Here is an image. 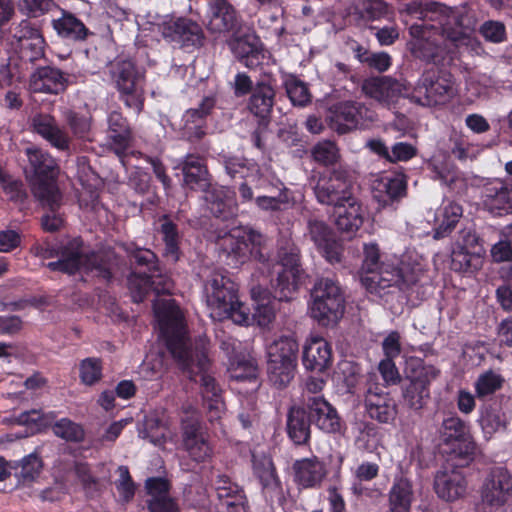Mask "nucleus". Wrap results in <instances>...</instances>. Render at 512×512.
I'll use <instances>...</instances> for the list:
<instances>
[{
    "instance_id": "5",
    "label": "nucleus",
    "mask_w": 512,
    "mask_h": 512,
    "mask_svg": "<svg viewBox=\"0 0 512 512\" xmlns=\"http://www.w3.org/2000/svg\"><path fill=\"white\" fill-rule=\"evenodd\" d=\"M237 285L221 272L210 274L205 284L206 303L214 320L231 319L236 324L247 323L249 313L238 300Z\"/></svg>"
},
{
    "instance_id": "43",
    "label": "nucleus",
    "mask_w": 512,
    "mask_h": 512,
    "mask_svg": "<svg viewBox=\"0 0 512 512\" xmlns=\"http://www.w3.org/2000/svg\"><path fill=\"white\" fill-rule=\"evenodd\" d=\"M52 24L60 36L70 40H84L88 33L82 21L72 14L64 13L62 17L53 20Z\"/></svg>"
},
{
    "instance_id": "41",
    "label": "nucleus",
    "mask_w": 512,
    "mask_h": 512,
    "mask_svg": "<svg viewBox=\"0 0 512 512\" xmlns=\"http://www.w3.org/2000/svg\"><path fill=\"white\" fill-rule=\"evenodd\" d=\"M109 138L115 145L117 154L123 153L129 146L131 132L127 120L118 111H112L108 116Z\"/></svg>"
},
{
    "instance_id": "52",
    "label": "nucleus",
    "mask_w": 512,
    "mask_h": 512,
    "mask_svg": "<svg viewBox=\"0 0 512 512\" xmlns=\"http://www.w3.org/2000/svg\"><path fill=\"white\" fill-rule=\"evenodd\" d=\"M79 376L85 385H94L102 378V361L95 357L83 359L79 364Z\"/></svg>"
},
{
    "instance_id": "46",
    "label": "nucleus",
    "mask_w": 512,
    "mask_h": 512,
    "mask_svg": "<svg viewBox=\"0 0 512 512\" xmlns=\"http://www.w3.org/2000/svg\"><path fill=\"white\" fill-rule=\"evenodd\" d=\"M42 466L41 458L37 454L31 453L11 468L15 470V476L19 481L25 484L34 481L40 475Z\"/></svg>"
},
{
    "instance_id": "14",
    "label": "nucleus",
    "mask_w": 512,
    "mask_h": 512,
    "mask_svg": "<svg viewBox=\"0 0 512 512\" xmlns=\"http://www.w3.org/2000/svg\"><path fill=\"white\" fill-rule=\"evenodd\" d=\"M329 127L338 134H346L354 129L365 126L375 120V113L364 103L358 101H342L329 110L327 116Z\"/></svg>"
},
{
    "instance_id": "23",
    "label": "nucleus",
    "mask_w": 512,
    "mask_h": 512,
    "mask_svg": "<svg viewBox=\"0 0 512 512\" xmlns=\"http://www.w3.org/2000/svg\"><path fill=\"white\" fill-rule=\"evenodd\" d=\"M307 236L330 263L341 260V247L334 238L330 227L323 221L310 219L307 224Z\"/></svg>"
},
{
    "instance_id": "47",
    "label": "nucleus",
    "mask_w": 512,
    "mask_h": 512,
    "mask_svg": "<svg viewBox=\"0 0 512 512\" xmlns=\"http://www.w3.org/2000/svg\"><path fill=\"white\" fill-rule=\"evenodd\" d=\"M185 413L186 416L181 420L183 445L205 437L198 413L192 408H189Z\"/></svg>"
},
{
    "instance_id": "2",
    "label": "nucleus",
    "mask_w": 512,
    "mask_h": 512,
    "mask_svg": "<svg viewBox=\"0 0 512 512\" xmlns=\"http://www.w3.org/2000/svg\"><path fill=\"white\" fill-rule=\"evenodd\" d=\"M153 310L161 336L173 358L189 373L190 379L200 383L204 406L210 421L221 417L223 401L221 389L215 378L208 373L209 359L203 351L193 350L183 315L172 299L156 300Z\"/></svg>"
},
{
    "instance_id": "26",
    "label": "nucleus",
    "mask_w": 512,
    "mask_h": 512,
    "mask_svg": "<svg viewBox=\"0 0 512 512\" xmlns=\"http://www.w3.org/2000/svg\"><path fill=\"white\" fill-rule=\"evenodd\" d=\"M511 420L512 406L506 402L504 404L493 403L482 407L478 422L484 436L491 438L496 433L505 432Z\"/></svg>"
},
{
    "instance_id": "54",
    "label": "nucleus",
    "mask_w": 512,
    "mask_h": 512,
    "mask_svg": "<svg viewBox=\"0 0 512 512\" xmlns=\"http://www.w3.org/2000/svg\"><path fill=\"white\" fill-rule=\"evenodd\" d=\"M66 121L76 138L91 140V117L69 111Z\"/></svg>"
},
{
    "instance_id": "55",
    "label": "nucleus",
    "mask_w": 512,
    "mask_h": 512,
    "mask_svg": "<svg viewBox=\"0 0 512 512\" xmlns=\"http://www.w3.org/2000/svg\"><path fill=\"white\" fill-rule=\"evenodd\" d=\"M44 45V38L40 34L20 44L17 48L23 60L34 62L44 56Z\"/></svg>"
},
{
    "instance_id": "35",
    "label": "nucleus",
    "mask_w": 512,
    "mask_h": 512,
    "mask_svg": "<svg viewBox=\"0 0 512 512\" xmlns=\"http://www.w3.org/2000/svg\"><path fill=\"white\" fill-rule=\"evenodd\" d=\"M463 215L462 206L454 201H444L435 214L434 239L448 236Z\"/></svg>"
},
{
    "instance_id": "34",
    "label": "nucleus",
    "mask_w": 512,
    "mask_h": 512,
    "mask_svg": "<svg viewBox=\"0 0 512 512\" xmlns=\"http://www.w3.org/2000/svg\"><path fill=\"white\" fill-rule=\"evenodd\" d=\"M205 204L216 218L227 220L237 212V205L230 192L224 188H212L205 192Z\"/></svg>"
},
{
    "instance_id": "63",
    "label": "nucleus",
    "mask_w": 512,
    "mask_h": 512,
    "mask_svg": "<svg viewBox=\"0 0 512 512\" xmlns=\"http://www.w3.org/2000/svg\"><path fill=\"white\" fill-rule=\"evenodd\" d=\"M363 275H370L381 266L380 250L376 243L364 244Z\"/></svg>"
},
{
    "instance_id": "7",
    "label": "nucleus",
    "mask_w": 512,
    "mask_h": 512,
    "mask_svg": "<svg viewBox=\"0 0 512 512\" xmlns=\"http://www.w3.org/2000/svg\"><path fill=\"white\" fill-rule=\"evenodd\" d=\"M422 265H411L402 260L399 264L381 262V266L370 275H362L363 285L371 293L382 294L386 288L397 287L405 291L415 285L423 275Z\"/></svg>"
},
{
    "instance_id": "32",
    "label": "nucleus",
    "mask_w": 512,
    "mask_h": 512,
    "mask_svg": "<svg viewBox=\"0 0 512 512\" xmlns=\"http://www.w3.org/2000/svg\"><path fill=\"white\" fill-rule=\"evenodd\" d=\"M293 469L295 481L303 488L320 486L327 474L324 463L315 456L297 460L293 465Z\"/></svg>"
},
{
    "instance_id": "58",
    "label": "nucleus",
    "mask_w": 512,
    "mask_h": 512,
    "mask_svg": "<svg viewBox=\"0 0 512 512\" xmlns=\"http://www.w3.org/2000/svg\"><path fill=\"white\" fill-rule=\"evenodd\" d=\"M504 236V239L498 241L491 248V257L497 263L512 260V224L506 228Z\"/></svg>"
},
{
    "instance_id": "21",
    "label": "nucleus",
    "mask_w": 512,
    "mask_h": 512,
    "mask_svg": "<svg viewBox=\"0 0 512 512\" xmlns=\"http://www.w3.org/2000/svg\"><path fill=\"white\" fill-rule=\"evenodd\" d=\"M362 90L365 95L387 107L394 104L398 97L408 93V89L404 84L388 76L373 77L365 80Z\"/></svg>"
},
{
    "instance_id": "11",
    "label": "nucleus",
    "mask_w": 512,
    "mask_h": 512,
    "mask_svg": "<svg viewBox=\"0 0 512 512\" xmlns=\"http://www.w3.org/2000/svg\"><path fill=\"white\" fill-rule=\"evenodd\" d=\"M453 95L452 75L438 68H429L422 73L409 97L421 106L431 107L447 103Z\"/></svg>"
},
{
    "instance_id": "37",
    "label": "nucleus",
    "mask_w": 512,
    "mask_h": 512,
    "mask_svg": "<svg viewBox=\"0 0 512 512\" xmlns=\"http://www.w3.org/2000/svg\"><path fill=\"white\" fill-rule=\"evenodd\" d=\"M299 345L293 336L282 335L267 345V360L297 365Z\"/></svg>"
},
{
    "instance_id": "15",
    "label": "nucleus",
    "mask_w": 512,
    "mask_h": 512,
    "mask_svg": "<svg viewBox=\"0 0 512 512\" xmlns=\"http://www.w3.org/2000/svg\"><path fill=\"white\" fill-rule=\"evenodd\" d=\"M313 192L320 204L336 208L353 195L352 182L346 171L335 169L319 175L313 184Z\"/></svg>"
},
{
    "instance_id": "12",
    "label": "nucleus",
    "mask_w": 512,
    "mask_h": 512,
    "mask_svg": "<svg viewBox=\"0 0 512 512\" xmlns=\"http://www.w3.org/2000/svg\"><path fill=\"white\" fill-rule=\"evenodd\" d=\"M439 374V369L424 364L420 359H411L407 362L402 396L409 408L421 410L427 404L430 399V384Z\"/></svg>"
},
{
    "instance_id": "1",
    "label": "nucleus",
    "mask_w": 512,
    "mask_h": 512,
    "mask_svg": "<svg viewBox=\"0 0 512 512\" xmlns=\"http://www.w3.org/2000/svg\"><path fill=\"white\" fill-rule=\"evenodd\" d=\"M409 12L421 23L409 28L411 54L422 61L440 64L453 47L474 30L476 21L466 5L450 8L438 2L414 3Z\"/></svg>"
},
{
    "instance_id": "39",
    "label": "nucleus",
    "mask_w": 512,
    "mask_h": 512,
    "mask_svg": "<svg viewBox=\"0 0 512 512\" xmlns=\"http://www.w3.org/2000/svg\"><path fill=\"white\" fill-rule=\"evenodd\" d=\"M184 183L191 189H205L209 184L208 170L198 156L188 155L182 163Z\"/></svg>"
},
{
    "instance_id": "50",
    "label": "nucleus",
    "mask_w": 512,
    "mask_h": 512,
    "mask_svg": "<svg viewBox=\"0 0 512 512\" xmlns=\"http://www.w3.org/2000/svg\"><path fill=\"white\" fill-rule=\"evenodd\" d=\"M52 430L57 437L70 442H81L85 437L82 426L67 418L57 421Z\"/></svg>"
},
{
    "instance_id": "59",
    "label": "nucleus",
    "mask_w": 512,
    "mask_h": 512,
    "mask_svg": "<svg viewBox=\"0 0 512 512\" xmlns=\"http://www.w3.org/2000/svg\"><path fill=\"white\" fill-rule=\"evenodd\" d=\"M190 458L197 463H204L212 458L213 450L205 437L184 445Z\"/></svg>"
},
{
    "instance_id": "31",
    "label": "nucleus",
    "mask_w": 512,
    "mask_h": 512,
    "mask_svg": "<svg viewBox=\"0 0 512 512\" xmlns=\"http://www.w3.org/2000/svg\"><path fill=\"white\" fill-rule=\"evenodd\" d=\"M302 362L307 370L324 371L332 362L330 344L321 337L311 338L304 347Z\"/></svg>"
},
{
    "instance_id": "36",
    "label": "nucleus",
    "mask_w": 512,
    "mask_h": 512,
    "mask_svg": "<svg viewBox=\"0 0 512 512\" xmlns=\"http://www.w3.org/2000/svg\"><path fill=\"white\" fill-rule=\"evenodd\" d=\"M256 188L265 192L255 198L256 205L259 209L264 211H281L287 208L289 199L285 188H279L274 184L268 183V181L263 178L259 179Z\"/></svg>"
},
{
    "instance_id": "18",
    "label": "nucleus",
    "mask_w": 512,
    "mask_h": 512,
    "mask_svg": "<svg viewBox=\"0 0 512 512\" xmlns=\"http://www.w3.org/2000/svg\"><path fill=\"white\" fill-rule=\"evenodd\" d=\"M309 419L319 430L327 434L341 433L343 422L335 407L323 396H304Z\"/></svg>"
},
{
    "instance_id": "44",
    "label": "nucleus",
    "mask_w": 512,
    "mask_h": 512,
    "mask_svg": "<svg viewBox=\"0 0 512 512\" xmlns=\"http://www.w3.org/2000/svg\"><path fill=\"white\" fill-rule=\"evenodd\" d=\"M295 364L267 360L269 382L277 389L286 388L295 376Z\"/></svg>"
},
{
    "instance_id": "56",
    "label": "nucleus",
    "mask_w": 512,
    "mask_h": 512,
    "mask_svg": "<svg viewBox=\"0 0 512 512\" xmlns=\"http://www.w3.org/2000/svg\"><path fill=\"white\" fill-rule=\"evenodd\" d=\"M361 18L374 21L384 17L387 12V4L383 0H360L357 7Z\"/></svg>"
},
{
    "instance_id": "8",
    "label": "nucleus",
    "mask_w": 512,
    "mask_h": 512,
    "mask_svg": "<svg viewBox=\"0 0 512 512\" xmlns=\"http://www.w3.org/2000/svg\"><path fill=\"white\" fill-rule=\"evenodd\" d=\"M311 316L322 326H333L343 317L345 298L338 282L329 277L319 278L311 291Z\"/></svg>"
},
{
    "instance_id": "17",
    "label": "nucleus",
    "mask_w": 512,
    "mask_h": 512,
    "mask_svg": "<svg viewBox=\"0 0 512 512\" xmlns=\"http://www.w3.org/2000/svg\"><path fill=\"white\" fill-rule=\"evenodd\" d=\"M511 495L512 475L503 467L493 468L481 489L482 502L490 507L498 508L505 505Z\"/></svg>"
},
{
    "instance_id": "60",
    "label": "nucleus",
    "mask_w": 512,
    "mask_h": 512,
    "mask_svg": "<svg viewBox=\"0 0 512 512\" xmlns=\"http://www.w3.org/2000/svg\"><path fill=\"white\" fill-rule=\"evenodd\" d=\"M286 91L294 105L305 106L310 102V93L307 86L298 79L288 80Z\"/></svg>"
},
{
    "instance_id": "4",
    "label": "nucleus",
    "mask_w": 512,
    "mask_h": 512,
    "mask_svg": "<svg viewBox=\"0 0 512 512\" xmlns=\"http://www.w3.org/2000/svg\"><path fill=\"white\" fill-rule=\"evenodd\" d=\"M26 155L30 169L26 171L33 196L43 207L59 209L62 194L57 186V164L54 158L40 148H27Z\"/></svg>"
},
{
    "instance_id": "57",
    "label": "nucleus",
    "mask_w": 512,
    "mask_h": 512,
    "mask_svg": "<svg viewBox=\"0 0 512 512\" xmlns=\"http://www.w3.org/2000/svg\"><path fill=\"white\" fill-rule=\"evenodd\" d=\"M119 478L116 480V489L124 502H129L135 495V484L127 466L121 465L117 468Z\"/></svg>"
},
{
    "instance_id": "42",
    "label": "nucleus",
    "mask_w": 512,
    "mask_h": 512,
    "mask_svg": "<svg viewBox=\"0 0 512 512\" xmlns=\"http://www.w3.org/2000/svg\"><path fill=\"white\" fill-rule=\"evenodd\" d=\"M376 190L384 194L382 201L398 200L406 195L407 180L406 176L401 172L382 177L376 185Z\"/></svg>"
},
{
    "instance_id": "28",
    "label": "nucleus",
    "mask_w": 512,
    "mask_h": 512,
    "mask_svg": "<svg viewBox=\"0 0 512 512\" xmlns=\"http://www.w3.org/2000/svg\"><path fill=\"white\" fill-rule=\"evenodd\" d=\"M335 216V224L340 231L355 233L364 222L365 209L360 201L351 195L335 208Z\"/></svg>"
},
{
    "instance_id": "64",
    "label": "nucleus",
    "mask_w": 512,
    "mask_h": 512,
    "mask_svg": "<svg viewBox=\"0 0 512 512\" xmlns=\"http://www.w3.org/2000/svg\"><path fill=\"white\" fill-rule=\"evenodd\" d=\"M40 34V30L28 20H22L11 28V35L16 47Z\"/></svg>"
},
{
    "instance_id": "49",
    "label": "nucleus",
    "mask_w": 512,
    "mask_h": 512,
    "mask_svg": "<svg viewBox=\"0 0 512 512\" xmlns=\"http://www.w3.org/2000/svg\"><path fill=\"white\" fill-rule=\"evenodd\" d=\"M459 249H467L472 253H477L480 256L484 253L481 240L472 226L463 227L460 229L455 238L453 244Z\"/></svg>"
},
{
    "instance_id": "20",
    "label": "nucleus",
    "mask_w": 512,
    "mask_h": 512,
    "mask_svg": "<svg viewBox=\"0 0 512 512\" xmlns=\"http://www.w3.org/2000/svg\"><path fill=\"white\" fill-rule=\"evenodd\" d=\"M206 27L211 33H223L238 26V13L228 0H208Z\"/></svg>"
},
{
    "instance_id": "30",
    "label": "nucleus",
    "mask_w": 512,
    "mask_h": 512,
    "mask_svg": "<svg viewBox=\"0 0 512 512\" xmlns=\"http://www.w3.org/2000/svg\"><path fill=\"white\" fill-rule=\"evenodd\" d=\"M312 421L309 419L308 409L303 399L302 406L289 408L286 420V430L289 438L296 445L306 444L311 436Z\"/></svg>"
},
{
    "instance_id": "13",
    "label": "nucleus",
    "mask_w": 512,
    "mask_h": 512,
    "mask_svg": "<svg viewBox=\"0 0 512 512\" xmlns=\"http://www.w3.org/2000/svg\"><path fill=\"white\" fill-rule=\"evenodd\" d=\"M278 258L282 270L273 284L274 298L279 301H288L292 299L305 277L300 262V250L293 242L286 240L279 247Z\"/></svg>"
},
{
    "instance_id": "27",
    "label": "nucleus",
    "mask_w": 512,
    "mask_h": 512,
    "mask_svg": "<svg viewBox=\"0 0 512 512\" xmlns=\"http://www.w3.org/2000/svg\"><path fill=\"white\" fill-rule=\"evenodd\" d=\"M215 106L211 97L202 100L198 108L189 109L184 114L183 136L190 142L201 140L205 134V119Z\"/></svg>"
},
{
    "instance_id": "19",
    "label": "nucleus",
    "mask_w": 512,
    "mask_h": 512,
    "mask_svg": "<svg viewBox=\"0 0 512 512\" xmlns=\"http://www.w3.org/2000/svg\"><path fill=\"white\" fill-rule=\"evenodd\" d=\"M30 123L33 132L40 135L53 148L62 152L70 151L71 138L52 115L37 113L31 117Z\"/></svg>"
},
{
    "instance_id": "10",
    "label": "nucleus",
    "mask_w": 512,
    "mask_h": 512,
    "mask_svg": "<svg viewBox=\"0 0 512 512\" xmlns=\"http://www.w3.org/2000/svg\"><path fill=\"white\" fill-rule=\"evenodd\" d=\"M438 437L443 452L451 460H458L465 465L472 460L475 442L470 434L469 426L457 415H448L438 428Z\"/></svg>"
},
{
    "instance_id": "61",
    "label": "nucleus",
    "mask_w": 512,
    "mask_h": 512,
    "mask_svg": "<svg viewBox=\"0 0 512 512\" xmlns=\"http://www.w3.org/2000/svg\"><path fill=\"white\" fill-rule=\"evenodd\" d=\"M4 422L26 426L33 433L44 425L43 414L40 410H30L21 413L18 417L4 419Z\"/></svg>"
},
{
    "instance_id": "25",
    "label": "nucleus",
    "mask_w": 512,
    "mask_h": 512,
    "mask_svg": "<svg viewBox=\"0 0 512 512\" xmlns=\"http://www.w3.org/2000/svg\"><path fill=\"white\" fill-rule=\"evenodd\" d=\"M163 35L183 46L201 45L203 31L198 23L188 18L170 19L163 24Z\"/></svg>"
},
{
    "instance_id": "45",
    "label": "nucleus",
    "mask_w": 512,
    "mask_h": 512,
    "mask_svg": "<svg viewBox=\"0 0 512 512\" xmlns=\"http://www.w3.org/2000/svg\"><path fill=\"white\" fill-rule=\"evenodd\" d=\"M254 475L259 479L264 489L275 490L279 486L275 467L269 457L261 456L253 458Z\"/></svg>"
},
{
    "instance_id": "40",
    "label": "nucleus",
    "mask_w": 512,
    "mask_h": 512,
    "mask_svg": "<svg viewBox=\"0 0 512 512\" xmlns=\"http://www.w3.org/2000/svg\"><path fill=\"white\" fill-rule=\"evenodd\" d=\"M159 223V231L164 243V255L172 262H176L181 254V236L178 227L167 215H163L159 219Z\"/></svg>"
},
{
    "instance_id": "16",
    "label": "nucleus",
    "mask_w": 512,
    "mask_h": 512,
    "mask_svg": "<svg viewBox=\"0 0 512 512\" xmlns=\"http://www.w3.org/2000/svg\"><path fill=\"white\" fill-rule=\"evenodd\" d=\"M365 412L369 418L381 424L392 423L398 414L395 399L376 383H370L364 398Z\"/></svg>"
},
{
    "instance_id": "3",
    "label": "nucleus",
    "mask_w": 512,
    "mask_h": 512,
    "mask_svg": "<svg viewBox=\"0 0 512 512\" xmlns=\"http://www.w3.org/2000/svg\"><path fill=\"white\" fill-rule=\"evenodd\" d=\"M82 246V240L74 238L59 250L49 246L35 245L31 251L36 257L42 259L58 257L57 261L47 264L51 271H60L70 275L81 271L109 281L112 273L107 255L102 252L86 254L83 252Z\"/></svg>"
},
{
    "instance_id": "22",
    "label": "nucleus",
    "mask_w": 512,
    "mask_h": 512,
    "mask_svg": "<svg viewBox=\"0 0 512 512\" xmlns=\"http://www.w3.org/2000/svg\"><path fill=\"white\" fill-rule=\"evenodd\" d=\"M433 488L440 499L453 502L465 495L467 480L462 471L443 468L435 473Z\"/></svg>"
},
{
    "instance_id": "9",
    "label": "nucleus",
    "mask_w": 512,
    "mask_h": 512,
    "mask_svg": "<svg viewBox=\"0 0 512 512\" xmlns=\"http://www.w3.org/2000/svg\"><path fill=\"white\" fill-rule=\"evenodd\" d=\"M109 73L120 99L128 108L140 113L144 105L145 72L130 59H116L110 64Z\"/></svg>"
},
{
    "instance_id": "33",
    "label": "nucleus",
    "mask_w": 512,
    "mask_h": 512,
    "mask_svg": "<svg viewBox=\"0 0 512 512\" xmlns=\"http://www.w3.org/2000/svg\"><path fill=\"white\" fill-rule=\"evenodd\" d=\"M482 197L485 206L492 212H509L512 210V185L500 181L484 186Z\"/></svg>"
},
{
    "instance_id": "6",
    "label": "nucleus",
    "mask_w": 512,
    "mask_h": 512,
    "mask_svg": "<svg viewBox=\"0 0 512 512\" xmlns=\"http://www.w3.org/2000/svg\"><path fill=\"white\" fill-rule=\"evenodd\" d=\"M220 256L227 265L237 267L250 258L259 262L268 260L266 237L252 228H235L218 237Z\"/></svg>"
},
{
    "instance_id": "62",
    "label": "nucleus",
    "mask_w": 512,
    "mask_h": 512,
    "mask_svg": "<svg viewBox=\"0 0 512 512\" xmlns=\"http://www.w3.org/2000/svg\"><path fill=\"white\" fill-rule=\"evenodd\" d=\"M431 170L434 173V179L440 180L442 183L449 187H452L459 178L456 167L445 162H433L431 164Z\"/></svg>"
},
{
    "instance_id": "24",
    "label": "nucleus",
    "mask_w": 512,
    "mask_h": 512,
    "mask_svg": "<svg viewBox=\"0 0 512 512\" xmlns=\"http://www.w3.org/2000/svg\"><path fill=\"white\" fill-rule=\"evenodd\" d=\"M68 86V75L59 68L43 66L30 76L29 87L34 93L59 94Z\"/></svg>"
},
{
    "instance_id": "29",
    "label": "nucleus",
    "mask_w": 512,
    "mask_h": 512,
    "mask_svg": "<svg viewBox=\"0 0 512 512\" xmlns=\"http://www.w3.org/2000/svg\"><path fill=\"white\" fill-rule=\"evenodd\" d=\"M274 102L275 91L272 86L265 82H259L249 97L247 108L259 122L269 124Z\"/></svg>"
},
{
    "instance_id": "51",
    "label": "nucleus",
    "mask_w": 512,
    "mask_h": 512,
    "mask_svg": "<svg viewBox=\"0 0 512 512\" xmlns=\"http://www.w3.org/2000/svg\"><path fill=\"white\" fill-rule=\"evenodd\" d=\"M313 159L321 165L329 166L338 162L340 158L337 145L330 140L318 142L312 149Z\"/></svg>"
},
{
    "instance_id": "48",
    "label": "nucleus",
    "mask_w": 512,
    "mask_h": 512,
    "mask_svg": "<svg viewBox=\"0 0 512 512\" xmlns=\"http://www.w3.org/2000/svg\"><path fill=\"white\" fill-rule=\"evenodd\" d=\"M504 383L503 377L494 372L486 371L479 375L475 382V391L478 398H485L494 394Z\"/></svg>"
},
{
    "instance_id": "38",
    "label": "nucleus",
    "mask_w": 512,
    "mask_h": 512,
    "mask_svg": "<svg viewBox=\"0 0 512 512\" xmlns=\"http://www.w3.org/2000/svg\"><path fill=\"white\" fill-rule=\"evenodd\" d=\"M414 500L413 486L409 479H395L389 491L390 512H410Z\"/></svg>"
},
{
    "instance_id": "53",
    "label": "nucleus",
    "mask_w": 512,
    "mask_h": 512,
    "mask_svg": "<svg viewBox=\"0 0 512 512\" xmlns=\"http://www.w3.org/2000/svg\"><path fill=\"white\" fill-rule=\"evenodd\" d=\"M128 287L134 302L139 303L151 292L150 274L131 273L128 277Z\"/></svg>"
}]
</instances>
